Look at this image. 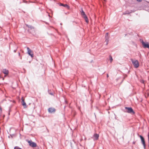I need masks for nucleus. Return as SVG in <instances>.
Returning a JSON list of instances; mask_svg holds the SVG:
<instances>
[{
    "mask_svg": "<svg viewBox=\"0 0 149 149\" xmlns=\"http://www.w3.org/2000/svg\"><path fill=\"white\" fill-rule=\"evenodd\" d=\"M131 60L135 68H137L139 67V61L137 60H134L131 59Z\"/></svg>",
    "mask_w": 149,
    "mask_h": 149,
    "instance_id": "1",
    "label": "nucleus"
},
{
    "mask_svg": "<svg viewBox=\"0 0 149 149\" xmlns=\"http://www.w3.org/2000/svg\"><path fill=\"white\" fill-rule=\"evenodd\" d=\"M125 109L126 110V112L131 114H134L135 113L133 109L131 107H125Z\"/></svg>",
    "mask_w": 149,
    "mask_h": 149,
    "instance_id": "2",
    "label": "nucleus"
},
{
    "mask_svg": "<svg viewBox=\"0 0 149 149\" xmlns=\"http://www.w3.org/2000/svg\"><path fill=\"white\" fill-rule=\"evenodd\" d=\"M141 42L142 43L143 46L144 48H148L149 49V43L146 42H144L143 40H141Z\"/></svg>",
    "mask_w": 149,
    "mask_h": 149,
    "instance_id": "3",
    "label": "nucleus"
},
{
    "mask_svg": "<svg viewBox=\"0 0 149 149\" xmlns=\"http://www.w3.org/2000/svg\"><path fill=\"white\" fill-rule=\"evenodd\" d=\"M27 53L29 55L33 58V52L29 47L27 48Z\"/></svg>",
    "mask_w": 149,
    "mask_h": 149,
    "instance_id": "4",
    "label": "nucleus"
},
{
    "mask_svg": "<svg viewBox=\"0 0 149 149\" xmlns=\"http://www.w3.org/2000/svg\"><path fill=\"white\" fill-rule=\"evenodd\" d=\"M28 142L29 146L32 147H36L37 146L36 144L31 140L28 141Z\"/></svg>",
    "mask_w": 149,
    "mask_h": 149,
    "instance_id": "5",
    "label": "nucleus"
},
{
    "mask_svg": "<svg viewBox=\"0 0 149 149\" xmlns=\"http://www.w3.org/2000/svg\"><path fill=\"white\" fill-rule=\"evenodd\" d=\"M139 137L141 140L142 143L143 145L144 149H146V145L144 138L141 135H139Z\"/></svg>",
    "mask_w": 149,
    "mask_h": 149,
    "instance_id": "6",
    "label": "nucleus"
},
{
    "mask_svg": "<svg viewBox=\"0 0 149 149\" xmlns=\"http://www.w3.org/2000/svg\"><path fill=\"white\" fill-rule=\"evenodd\" d=\"M56 109L54 108L50 107L48 109V111L50 113H54Z\"/></svg>",
    "mask_w": 149,
    "mask_h": 149,
    "instance_id": "7",
    "label": "nucleus"
},
{
    "mask_svg": "<svg viewBox=\"0 0 149 149\" xmlns=\"http://www.w3.org/2000/svg\"><path fill=\"white\" fill-rule=\"evenodd\" d=\"M2 72L6 75L8 74L9 73L8 70L6 69H3L2 70Z\"/></svg>",
    "mask_w": 149,
    "mask_h": 149,
    "instance_id": "8",
    "label": "nucleus"
},
{
    "mask_svg": "<svg viewBox=\"0 0 149 149\" xmlns=\"http://www.w3.org/2000/svg\"><path fill=\"white\" fill-rule=\"evenodd\" d=\"M93 136L94 137V140H97L98 139L99 137V135L98 134H97L96 133L94 134L93 135Z\"/></svg>",
    "mask_w": 149,
    "mask_h": 149,
    "instance_id": "9",
    "label": "nucleus"
},
{
    "mask_svg": "<svg viewBox=\"0 0 149 149\" xmlns=\"http://www.w3.org/2000/svg\"><path fill=\"white\" fill-rule=\"evenodd\" d=\"M22 105L24 106V108H25L26 107V104L24 102V100L23 99V98H22Z\"/></svg>",
    "mask_w": 149,
    "mask_h": 149,
    "instance_id": "10",
    "label": "nucleus"
},
{
    "mask_svg": "<svg viewBox=\"0 0 149 149\" xmlns=\"http://www.w3.org/2000/svg\"><path fill=\"white\" fill-rule=\"evenodd\" d=\"M61 6H63L67 8L68 9H69L70 8L69 6L67 4H63L61 3Z\"/></svg>",
    "mask_w": 149,
    "mask_h": 149,
    "instance_id": "11",
    "label": "nucleus"
},
{
    "mask_svg": "<svg viewBox=\"0 0 149 149\" xmlns=\"http://www.w3.org/2000/svg\"><path fill=\"white\" fill-rule=\"evenodd\" d=\"M83 17L84 18L86 22L87 23H88V22H89V21H88V18L87 16H86V15H85V16H83Z\"/></svg>",
    "mask_w": 149,
    "mask_h": 149,
    "instance_id": "12",
    "label": "nucleus"
},
{
    "mask_svg": "<svg viewBox=\"0 0 149 149\" xmlns=\"http://www.w3.org/2000/svg\"><path fill=\"white\" fill-rule=\"evenodd\" d=\"M81 15L83 17L85 15H86L85 14L82 8H81Z\"/></svg>",
    "mask_w": 149,
    "mask_h": 149,
    "instance_id": "13",
    "label": "nucleus"
},
{
    "mask_svg": "<svg viewBox=\"0 0 149 149\" xmlns=\"http://www.w3.org/2000/svg\"><path fill=\"white\" fill-rule=\"evenodd\" d=\"M109 60L110 61V63H112V61H113V58H112V57L111 55L109 56Z\"/></svg>",
    "mask_w": 149,
    "mask_h": 149,
    "instance_id": "14",
    "label": "nucleus"
},
{
    "mask_svg": "<svg viewBox=\"0 0 149 149\" xmlns=\"http://www.w3.org/2000/svg\"><path fill=\"white\" fill-rule=\"evenodd\" d=\"M27 26L29 28H30L31 29H34V28L33 26L31 25H27Z\"/></svg>",
    "mask_w": 149,
    "mask_h": 149,
    "instance_id": "15",
    "label": "nucleus"
},
{
    "mask_svg": "<svg viewBox=\"0 0 149 149\" xmlns=\"http://www.w3.org/2000/svg\"><path fill=\"white\" fill-rule=\"evenodd\" d=\"M106 38L105 41L106 42V45H107L109 42L108 37Z\"/></svg>",
    "mask_w": 149,
    "mask_h": 149,
    "instance_id": "16",
    "label": "nucleus"
},
{
    "mask_svg": "<svg viewBox=\"0 0 149 149\" xmlns=\"http://www.w3.org/2000/svg\"><path fill=\"white\" fill-rule=\"evenodd\" d=\"M14 149H22L18 146H15L14 147Z\"/></svg>",
    "mask_w": 149,
    "mask_h": 149,
    "instance_id": "17",
    "label": "nucleus"
},
{
    "mask_svg": "<svg viewBox=\"0 0 149 149\" xmlns=\"http://www.w3.org/2000/svg\"><path fill=\"white\" fill-rule=\"evenodd\" d=\"M108 33H107L106 34V35H105V38H107V37H108Z\"/></svg>",
    "mask_w": 149,
    "mask_h": 149,
    "instance_id": "18",
    "label": "nucleus"
},
{
    "mask_svg": "<svg viewBox=\"0 0 149 149\" xmlns=\"http://www.w3.org/2000/svg\"><path fill=\"white\" fill-rule=\"evenodd\" d=\"M129 14V12H126L125 13H123V14H124V15H126L127 14Z\"/></svg>",
    "mask_w": 149,
    "mask_h": 149,
    "instance_id": "19",
    "label": "nucleus"
},
{
    "mask_svg": "<svg viewBox=\"0 0 149 149\" xmlns=\"http://www.w3.org/2000/svg\"><path fill=\"white\" fill-rule=\"evenodd\" d=\"M136 1L139 2H140L142 1V0H136Z\"/></svg>",
    "mask_w": 149,
    "mask_h": 149,
    "instance_id": "20",
    "label": "nucleus"
},
{
    "mask_svg": "<svg viewBox=\"0 0 149 149\" xmlns=\"http://www.w3.org/2000/svg\"><path fill=\"white\" fill-rule=\"evenodd\" d=\"M39 149V148L38 146H36V149Z\"/></svg>",
    "mask_w": 149,
    "mask_h": 149,
    "instance_id": "21",
    "label": "nucleus"
},
{
    "mask_svg": "<svg viewBox=\"0 0 149 149\" xmlns=\"http://www.w3.org/2000/svg\"><path fill=\"white\" fill-rule=\"evenodd\" d=\"M143 1H146V2H147L148 3H149V2H148V1H145V0H143Z\"/></svg>",
    "mask_w": 149,
    "mask_h": 149,
    "instance_id": "22",
    "label": "nucleus"
},
{
    "mask_svg": "<svg viewBox=\"0 0 149 149\" xmlns=\"http://www.w3.org/2000/svg\"><path fill=\"white\" fill-rule=\"evenodd\" d=\"M49 94H50L51 95H53V94L52 93H50Z\"/></svg>",
    "mask_w": 149,
    "mask_h": 149,
    "instance_id": "23",
    "label": "nucleus"
},
{
    "mask_svg": "<svg viewBox=\"0 0 149 149\" xmlns=\"http://www.w3.org/2000/svg\"><path fill=\"white\" fill-rule=\"evenodd\" d=\"M16 51H17V49H16V50H14V52H16Z\"/></svg>",
    "mask_w": 149,
    "mask_h": 149,
    "instance_id": "24",
    "label": "nucleus"
},
{
    "mask_svg": "<svg viewBox=\"0 0 149 149\" xmlns=\"http://www.w3.org/2000/svg\"><path fill=\"white\" fill-rule=\"evenodd\" d=\"M109 77L108 74H107V77Z\"/></svg>",
    "mask_w": 149,
    "mask_h": 149,
    "instance_id": "25",
    "label": "nucleus"
},
{
    "mask_svg": "<svg viewBox=\"0 0 149 149\" xmlns=\"http://www.w3.org/2000/svg\"><path fill=\"white\" fill-rule=\"evenodd\" d=\"M135 142H133V144H135Z\"/></svg>",
    "mask_w": 149,
    "mask_h": 149,
    "instance_id": "26",
    "label": "nucleus"
},
{
    "mask_svg": "<svg viewBox=\"0 0 149 149\" xmlns=\"http://www.w3.org/2000/svg\"><path fill=\"white\" fill-rule=\"evenodd\" d=\"M18 54H19V56H20V53L19 52V53Z\"/></svg>",
    "mask_w": 149,
    "mask_h": 149,
    "instance_id": "27",
    "label": "nucleus"
},
{
    "mask_svg": "<svg viewBox=\"0 0 149 149\" xmlns=\"http://www.w3.org/2000/svg\"><path fill=\"white\" fill-rule=\"evenodd\" d=\"M4 78H3V80H4Z\"/></svg>",
    "mask_w": 149,
    "mask_h": 149,
    "instance_id": "28",
    "label": "nucleus"
}]
</instances>
